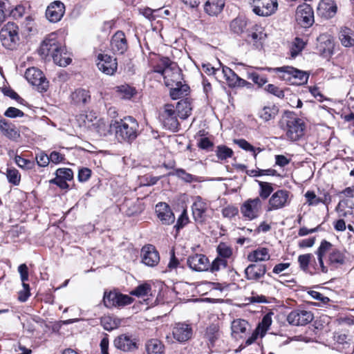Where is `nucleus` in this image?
I'll return each instance as SVG.
<instances>
[{
    "label": "nucleus",
    "instance_id": "obj_1",
    "mask_svg": "<svg viewBox=\"0 0 354 354\" xmlns=\"http://www.w3.org/2000/svg\"><path fill=\"white\" fill-rule=\"evenodd\" d=\"M153 71L163 75L165 84L170 88V96L176 100L182 97L187 86L183 84L181 71L175 62L168 57H161L153 67Z\"/></svg>",
    "mask_w": 354,
    "mask_h": 354
},
{
    "label": "nucleus",
    "instance_id": "obj_2",
    "mask_svg": "<svg viewBox=\"0 0 354 354\" xmlns=\"http://www.w3.org/2000/svg\"><path fill=\"white\" fill-rule=\"evenodd\" d=\"M267 69L277 73L280 80L290 85H304L307 83L309 77V74L307 72L289 66Z\"/></svg>",
    "mask_w": 354,
    "mask_h": 354
},
{
    "label": "nucleus",
    "instance_id": "obj_3",
    "mask_svg": "<svg viewBox=\"0 0 354 354\" xmlns=\"http://www.w3.org/2000/svg\"><path fill=\"white\" fill-rule=\"evenodd\" d=\"M134 310H146L152 303L151 302V286L149 282L139 284L134 288Z\"/></svg>",
    "mask_w": 354,
    "mask_h": 354
},
{
    "label": "nucleus",
    "instance_id": "obj_4",
    "mask_svg": "<svg viewBox=\"0 0 354 354\" xmlns=\"http://www.w3.org/2000/svg\"><path fill=\"white\" fill-rule=\"evenodd\" d=\"M0 40L7 49H14L19 41V26L14 22H8L0 30Z\"/></svg>",
    "mask_w": 354,
    "mask_h": 354
},
{
    "label": "nucleus",
    "instance_id": "obj_5",
    "mask_svg": "<svg viewBox=\"0 0 354 354\" xmlns=\"http://www.w3.org/2000/svg\"><path fill=\"white\" fill-rule=\"evenodd\" d=\"M133 299L127 295H124L118 290H105L103 296L104 305L108 308H122L130 304Z\"/></svg>",
    "mask_w": 354,
    "mask_h": 354
},
{
    "label": "nucleus",
    "instance_id": "obj_6",
    "mask_svg": "<svg viewBox=\"0 0 354 354\" xmlns=\"http://www.w3.org/2000/svg\"><path fill=\"white\" fill-rule=\"evenodd\" d=\"M262 201L259 197L246 200L241 206L240 210L245 220L257 218L262 212Z\"/></svg>",
    "mask_w": 354,
    "mask_h": 354
},
{
    "label": "nucleus",
    "instance_id": "obj_7",
    "mask_svg": "<svg viewBox=\"0 0 354 354\" xmlns=\"http://www.w3.org/2000/svg\"><path fill=\"white\" fill-rule=\"evenodd\" d=\"M292 195L286 189H278L274 192L268 200L267 211L270 212L284 208L291 202Z\"/></svg>",
    "mask_w": 354,
    "mask_h": 354
},
{
    "label": "nucleus",
    "instance_id": "obj_8",
    "mask_svg": "<svg viewBox=\"0 0 354 354\" xmlns=\"http://www.w3.org/2000/svg\"><path fill=\"white\" fill-rule=\"evenodd\" d=\"M159 117L163 126L166 129L174 132L178 131L179 122L178 121V115L176 113L175 106L173 104H165Z\"/></svg>",
    "mask_w": 354,
    "mask_h": 354
},
{
    "label": "nucleus",
    "instance_id": "obj_9",
    "mask_svg": "<svg viewBox=\"0 0 354 354\" xmlns=\"http://www.w3.org/2000/svg\"><path fill=\"white\" fill-rule=\"evenodd\" d=\"M25 77L30 84L37 86L38 91L43 93L47 91L48 81L41 70L35 67L29 68L25 73Z\"/></svg>",
    "mask_w": 354,
    "mask_h": 354
},
{
    "label": "nucleus",
    "instance_id": "obj_10",
    "mask_svg": "<svg viewBox=\"0 0 354 354\" xmlns=\"http://www.w3.org/2000/svg\"><path fill=\"white\" fill-rule=\"evenodd\" d=\"M271 324V315L270 314H266L263 317L261 321L259 323L255 330H252L251 335L248 337L244 344H241L240 348L242 349L253 344L257 339L259 335L261 337H263L267 330L269 329Z\"/></svg>",
    "mask_w": 354,
    "mask_h": 354
},
{
    "label": "nucleus",
    "instance_id": "obj_11",
    "mask_svg": "<svg viewBox=\"0 0 354 354\" xmlns=\"http://www.w3.org/2000/svg\"><path fill=\"white\" fill-rule=\"evenodd\" d=\"M192 200V210L194 219L196 222L202 223L206 220L210 204L200 196L193 197Z\"/></svg>",
    "mask_w": 354,
    "mask_h": 354
},
{
    "label": "nucleus",
    "instance_id": "obj_12",
    "mask_svg": "<svg viewBox=\"0 0 354 354\" xmlns=\"http://www.w3.org/2000/svg\"><path fill=\"white\" fill-rule=\"evenodd\" d=\"M295 19L302 27L308 28L311 26L315 21L314 12L311 6L306 3L298 6L296 10Z\"/></svg>",
    "mask_w": 354,
    "mask_h": 354
},
{
    "label": "nucleus",
    "instance_id": "obj_13",
    "mask_svg": "<svg viewBox=\"0 0 354 354\" xmlns=\"http://www.w3.org/2000/svg\"><path fill=\"white\" fill-rule=\"evenodd\" d=\"M277 0H253L252 11L259 16L267 17L272 15L277 9Z\"/></svg>",
    "mask_w": 354,
    "mask_h": 354
},
{
    "label": "nucleus",
    "instance_id": "obj_14",
    "mask_svg": "<svg viewBox=\"0 0 354 354\" xmlns=\"http://www.w3.org/2000/svg\"><path fill=\"white\" fill-rule=\"evenodd\" d=\"M61 43L58 41L55 34L47 37L41 44L39 53L45 59L51 58L53 54L61 49Z\"/></svg>",
    "mask_w": 354,
    "mask_h": 354
},
{
    "label": "nucleus",
    "instance_id": "obj_15",
    "mask_svg": "<svg viewBox=\"0 0 354 354\" xmlns=\"http://www.w3.org/2000/svg\"><path fill=\"white\" fill-rule=\"evenodd\" d=\"M252 332L251 325L245 319L238 318L231 323V335L235 339L246 338Z\"/></svg>",
    "mask_w": 354,
    "mask_h": 354
},
{
    "label": "nucleus",
    "instance_id": "obj_16",
    "mask_svg": "<svg viewBox=\"0 0 354 354\" xmlns=\"http://www.w3.org/2000/svg\"><path fill=\"white\" fill-rule=\"evenodd\" d=\"M305 124L299 118H290L286 122V131L287 138L292 140H298L303 135Z\"/></svg>",
    "mask_w": 354,
    "mask_h": 354
},
{
    "label": "nucleus",
    "instance_id": "obj_17",
    "mask_svg": "<svg viewBox=\"0 0 354 354\" xmlns=\"http://www.w3.org/2000/svg\"><path fill=\"white\" fill-rule=\"evenodd\" d=\"M314 316L311 311L295 309L288 314L287 321L293 326H304L311 322Z\"/></svg>",
    "mask_w": 354,
    "mask_h": 354
},
{
    "label": "nucleus",
    "instance_id": "obj_18",
    "mask_svg": "<svg viewBox=\"0 0 354 354\" xmlns=\"http://www.w3.org/2000/svg\"><path fill=\"white\" fill-rule=\"evenodd\" d=\"M97 66L103 73L113 75L117 71L116 59L107 54L100 53L97 58Z\"/></svg>",
    "mask_w": 354,
    "mask_h": 354
},
{
    "label": "nucleus",
    "instance_id": "obj_19",
    "mask_svg": "<svg viewBox=\"0 0 354 354\" xmlns=\"http://www.w3.org/2000/svg\"><path fill=\"white\" fill-rule=\"evenodd\" d=\"M66 11V7L61 1H54L51 2L46 10V17L51 23L59 21L64 17Z\"/></svg>",
    "mask_w": 354,
    "mask_h": 354
},
{
    "label": "nucleus",
    "instance_id": "obj_20",
    "mask_svg": "<svg viewBox=\"0 0 354 354\" xmlns=\"http://www.w3.org/2000/svg\"><path fill=\"white\" fill-rule=\"evenodd\" d=\"M142 263L148 267H156L160 262V254L152 245L142 247L140 252Z\"/></svg>",
    "mask_w": 354,
    "mask_h": 354
},
{
    "label": "nucleus",
    "instance_id": "obj_21",
    "mask_svg": "<svg viewBox=\"0 0 354 354\" xmlns=\"http://www.w3.org/2000/svg\"><path fill=\"white\" fill-rule=\"evenodd\" d=\"M173 337L178 342H185L192 338L193 329L189 324L178 322L172 328Z\"/></svg>",
    "mask_w": 354,
    "mask_h": 354
},
{
    "label": "nucleus",
    "instance_id": "obj_22",
    "mask_svg": "<svg viewBox=\"0 0 354 354\" xmlns=\"http://www.w3.org/2000/svg\"><path fill=\"white\" fill-rule=\"evenodd\" d=\"M115 129V136L119 142H127L131 144L133 138V129L129 124L121 120L120 122H115L114 124H111V129Z\"/></svg>",
    "mask_w": 354,
    "mask_h": 354
},
{
    "label": "nucleus",
    "instance_id": "obj_23",
    "mask_svg": "<svg viewBox=\"0 0 354 354\" xmlns=\"http://www.w3.org/2000/svg\"><path fill=\"white\" fill-rule=\"evenodd\" d=\"M222 73L230 88L248 87L251 84L238 76L231 68L227 66H222Z\"/></svg>",
    "mask_w": 354,
    "mask_h": 354
},
{
    "label": "nucleus",
    "instance_id": "obj_24",
    "mask_svg": "<svg viewBox=\"0 0 354 354\" xmlns=\"http://www.w3.org/2000/svg\"><path fill=\"white\" fill-rule=\"evenodd\" d=\"M187 263L190 269L196 272L207 271L209 267L208 258L202 254H195L187 258Z\"/></svg>",
    "mask_w": 354,
    "mask_h": 354
},
{
    "label": "nucleus",
    "instance_id": "obj_25",
    "mask_svg": "<svg viewBox=\"0 0 354 354\" xmlns=\"http://www.w3.org/2000/svg\"><path fill=\"white\" fill-rule=\"evenodd\" d=\"M156 213L162 223L171 225L175 221V216L166 203H159L156 205Z\"/></svg>",
    "mask_w": 354,
    "mask_h": 354
},
{
    "label": "nucleus",
    "instance_id": "obj_26",
    "mask_svg": "<svg viewBox=\"0 0 354 354\" xmlns=\"http://www.w3.org/2000/svg\"><path fill=\"white\" fill-rule=\"evenodd\" d=\"M0 131L7 138L17 141L20 138V131L12 122L0 115Z\"/></svg>",
    "mask_w": 354,
    "mask_h": 354
},
{
    "label": "nucleus",
    "instance_id": "obj_27",
    "mask_svg": "<svg viewBox=\"0 0 354 354\" xmlns=\"http://www.w3.org/2000/svg\"><path fill=\"white\" fill-rule=\"evenodd\" d=\"M267 271L266 266L261 263L250 264L245 269V278L250 281H257L262 279Z\"/></svg>",
    "mask_w": 354,
    "mask_h": 354
},
{
    "label": "nucleus",
    "instance_id": "obj_28",
    "mask_svg": "<svg viewBox=\"0 0 354 354\" xmlns=\"http://www.w3.org/2000/svg\"><path fill=\"white\" fill-rule=\"evenodd\" d=\"M111 50L115 54L122 55L127 50V42L123 32L118 31L111 39Z\"/></svg>",
    "mask_w": 354,
    "mask_h": 354
},
{
    "label": "nucleus",
    "instance_id": "obj_29",
    "mask_svg": "<svg viewBox=\"0 0 354 354\" xmlns=\"http://www.w3.org/2000/svg\"><path fill=\"white\" fill-rule=\"evenodd\" d=\"M337 6L333 0H322L318 5V12L326 18H332L337 12Z\"/></svg>",
    "mask_w": 354,
    "mask_h": 354
},
{
    "label": "nucleus",
    "instance_id": "obj_30",
    "mask_svg": "<svg viewBox=\"0 0 354 354\" xmlns=\"http://www.w3.org/2000/svg\"><path fill=\"white\" fill-rule=\"evenodd\" d=\"M225 4V0H207L204 4V11L209 16L219 15Z\"/></svg>",
    "mask_w": 354,
    "mask_h": 354
},
{
    "label": "nucleus",
    "instance_id": "obj_31",
    "mask_svg": "<svg viewBox=\"0 0 354 354\" xmlns=\"http://www.w3.org/2000/svg\"><path fill=\"white\" fill-rule=\"evenodd\" d=\"M71 99L77 105H86L91 102L90 91L87 89L79 88L71 94Z\"/></svg>",
    "mask_w": 354,
    "mask_h": 354
},
{
    "label": "nucleus",
    "instance_id": "obj_32",
    "mask_svg": "<svg viewBox=\"0 0 354 354\" xmlns=\"http://www.w3.org/2000/svg\"><path fill=\"white\" fill-rule=\"evenodd\" d=\"M113 345L117 349L124 352H129L133 348V339L130 335L122 334L115 337Z\"/></svg>",
    "mask_w": 354,
    "mask_h": 354
},
{
    "label": "nucleus",
    "instance_id": "obj_33",
    "mask_svg": "<svg viewBox=\"0 0 354 354\" xmlns=\"http://www.w3.org/2000/svg\"><path fill=\"white\" fill-rule=\"evenodd\" d=\"M270 258L269 251L266 248H259L248 255V259L251 262L266 261Z\"/></svg>",
    "mask_w": 354,
    "mask_h": 354
},
{
    "label": "nucleus",
    "instance_id": "obj_34",
    "mask_svg": "<svg viewBox=\"0 0 354 354\" xmlns=\"http://www.w3.org/2000/svg\"><path fill=\"white\" fill-rule=\"evenodd\" d=\"M339 38L341 44L346 48L354 46V31L344 27L339 32Z\"/></svg>",
    "mask_w": 354,
    "mask_h": 354
},
{
    "label": "nucleus",
    "instance_id": "obj_35",
    "mask_svg": "<svg viewBox=\"0 0 354 354\" xmlns=\"http://www.w3.org/2000/svg\"><path fill=\"white\" fill-rule=\"evenodd\" d=\"M332 248V244L325 240L322 241L316 254L318 257L319 263L320 265L322 271L323 272H326L327 269L324 266L323 257L325 254L328 252Z\"/></svg>",
    "mask_w": 354,
    "mask_h": 354
},
{
    "label": "nucleus",
    "instance_id": "obj_36",
    "mask_svg": "<svg viewBox=\"0 0 354 354\" xmlns=\"http://www.w3.org/2000/svg\"><path fill=\"white\" fill-rule=\"evenodd\" d=\"M55 64L59 66H66L71 62V59L67 57V53L65 52L64 46L61 44V49L58 52L53 54L51 57Z\"/></svg>",
    "mask_w": 354,
    "mask_h": 354
},
{
    "label": "nucleus",
    "instance_id": "obj_37",
    "mask_svg": "<svg viewBox=\"0 0 354 354\" xmlns=\"http://www.w3.org/2000/svg\"><path fill=\"white\" fill-rule=\"evenodd\" d=\"M175 110L178 117L185 120L191 114V104L187 100H181L177 103Z\"/></svg>",
    "mask_w": 354,
    "mask_h": 354
},
{
    "label": "nucleus",
    "instance_id": "obj_38",
    "mask_svg": "<svg viewBox=\"0 0 354 354\" xmlns=\"http://www.w3.org/2000/svg\"><path fill=\"white\" fill-rule=\"evenodd\" d=\"M146 349L148 354H164V345L157 339L149 340L146 344Z\"/></svg>",
    "mask_w": 354,
    "mask_h": 354
},
{
    "label": "nucleus",
    "instance_id": "obj_39",
    "mask_svg": "<svg viewBox=\"0 0 354 354\" xmlns=\"http://www.w3.org/2000/svg\"><path fill=\"white\" fill-rule=\"evenodd\" d=\"M221 337V333L218 327L215 325H212L207 328L205 337L212 346H214L216 342Z\"/></svg>",
    "mask_w": 354,
    "mask_h": 354
},
{
    "label": "nucleus",
    "instance_id": "obj_40",
    "mask_svg": "<svg viewBox=\"0 0 354 354\" xmlns=\"http://www.w3.org/2000/svg\"><path fill=\"white\" fill-rule=\"evenodd\" d=\"M176 175L186 183L202 182L201 177H198L187 173L183 169H177L175 171Z\"/></svg>",
    "mask_w": 354,
    "mask_h": 354
},
{
    "label": "nucleus",
    "instance_id": "obj_41",
    "mask_svg": "<svg viewBox=\"0 0 354 354\" xmlns=\"http://www.w3.org/2000/svg\"><path fill=\"white\" fill-rule=\"evenodd\" d=\"M227 266V261L226 259L217 257L211 263H209L207 271L214 273L226 268Z\"/></svg>",
    "mask_w": 354,
    "mask_h": 354
},
{
    "label": "nucleus",
    "instance_id": "obj_42",
    "mask_svg": "<svg viewBox=\"0 0 354 354\" xmlns=\"http://www.w3.org/2000/svg\"><path fill=\"white\" fill-rule=\"evenodd\" d=\"M257 183L259 186V197L263 200L267 199L274 190L272 184L260 180H257Z\"/></svg>",
    "mask_w": 354,
    "mask_h": 354
},
{
    "label": "nucleus",
    "instance_id": "obj_43",
    "mask_svg": "<svg viewBox=\"0 0 354 354\" xmlns=\"http://www.w3.org/2000/svg\"><path fill=\"white\" fill-rule=\"evenodd\" d=\"M306 41L299 37H296L291 44L290 52L292 57L297 56L304 49Z\"/></svg>",
    "mask_w": 354,
    "mask_h": 354
},
{
    "label": "nucleus",
    "instance_id": "obj_44",
    "mask_svg": "<svg viewBox=\"0 0 354 354\" xmlns=\"http://www.w3.org/2000/svg\"><path fill=\"white\" fill-rule=\"evenodd\" d=\"M234 142L242 149L246 151L252 152L254 159L257 158V153L262 151V149L260 148H255L244 139L234 140Z\"/></svg>",
    "mask_w": 354,
    "mask_h": 354
},
{
    "label": "nucleus",
    "instance_id": "obj_45",
    "mask_svg": "<svg viewBox=\"0 0 354 354\" xmlns=\"http://www.w3.org/2000/svg\"><path fill=\"white\" fill-rule=\"evenodd\" d=\"M277 113V109L274 106H265L259 113V117L264 121H268L273 118Z\"/></svg>",
    "mask_w": 354,
    "mask_h": 354
},
{
    "label": "nucleus",
    "instance_id": "obj_46",
    "mask_svg": "<svg viewBox=\"0 0 354 354\" xmlns=\"http://www.w3.org/2000/svg\"><path fill=\"white\" fill-rule=\"evenodd\" d=\"M218 257L226 259L232 255V249L225 243H220L217 246Z\"/></svg>",
    "mask_w": 354,
    "mask_h": 354
},
{
    "label": "nucleus",
    "instance_id": "obj_47",
    "mask_svg": "<svg viewBox=\"0 0 354 354\" xmlns=\"http://www.w3.org/2000/svg\"><path fill=\"white\" fill-rule=\"evenodd\" d=\"M216 154L219 160H224L232 156L233 151L225 145H219L217 147Z\"/></svg>",
    "mask_w": 354,
    "mask_h": 354
},
{
    "label": "nucleus",
    "instance_id": "obj_48",
    "mask_svg": "<svg viewBox=\"0 0 354 354\" xmlns=\"http://www.w3.org/2000/svg\"><path fill=\"white\" fill-rule=\"evenodd\" d=\"M6 177L8 182L13 185H18L20 183L21 175L18 170L15 168L7 169Z\"/></svg>",
    "mask_w": 354,
    "mask_h": 354
},
{
    "label": "nucleus",
    "instance_id": "obj_49",
    "mask_svg": "<svg viewBox=\"0 0 354 354\" xmlns=\"http://www.w3.org/2000/svg\"><path fill=\"white\" fill-rule=\"evenodd\" d=\"M245 26V21L241 19H235L230 24L231 30L236 34L243 32Z\"/></svg>",
    "mask_w": 354,
    "mask_h": 354
},
{
    "label": "nucleus",
    "instance_id": "obj_50",
    "mask_svg": "<svg viewBox=\"0 0 354 354\" xmlns=\"http://www.w3.org/2000/svg\"><path fill=\"white\" fill-rule=\"evenodd\" d=\"M101 324L104 329L111 331L117 328L118 324L114 319L109 316H106L101 318Z\"/></svg>",
    "mask_w": 354,
    "mask_h": 354
},
{
    "label": "nucleus",
    "instance_id": "obj_51",
    "mask_svg": "<svg viewBox=\"0 0 354 354\" xmlns=\"http://www.w3.org/2000/svg\"><path fill=\"white\" fill-rule=\"evenodd\" d=\"M313 259H314V256L312 254L299 255L298 257V262L301 269L304 271H306L308 270V265Z\"/></svg>",
    "mask_w": 354,
    "mask_h": 354
},
{
    "label": "nucleus",
    "instance_id": "obj_52",
    "mask_svg": "<svg viewBox=\"0 0 354 354\" xmlns=\"http://www.w3.org/2000/svg\"><path fill=\"white\" fill-rule=\"evenodd\" d=\"M306 203L309 206H317L321 203L319 196H317L313 191H307L304 194Z\"/></svg>",
    "mask_w": 354,
    "mask_h": 354
},
{
    "label": "nucleus",
    "instance_id": "obj_53",
    "mask_svg": "<svg viewBox=\"0 0 354 354\" xmlns=\"http://www.w3.org/2000/svg\"><path fill=\"white\" fill-rule=\"evenodd\" d=\"M55 176L70 181L73 179V171L70 168H59L55 171Z\"/></svg>",
    "mask_w": 354,
    "mask_h": 354
},
{
    "label": "nucleus",
    "instance_id": "obj_54",
    "mask_svg": "<svg viewBox=\"0 0 354 354\" xmlns=\"http://www.w3.org/2000/svg\"><path fill=\"white\" fill-rule=\"evenodd\" d=\"M247 74L248 78L252 80L254 84L259 86H262L268 82V80L266 77L260 76L257 73L248 71Z\"/></svg>",
    "mask_w": 354,
    "mask_h": 354
},
{
    "label": "nucleus",
    "instance_id": "obj_55",
    "mask_svg": "<svg viewBox=\"0 0 354 354\" xmlns=\"http://www.w3.org/2000/svg\"><path fill=\"white\" fill-rule=\"evenodd\" d=\"M265 90L268 93H270V94H272V95H274V96H276V97H277L279 98H283L284 97V91H283V90H282L281 88H279V86H276L274 84H268L266 86Z\"/></svg>",
    "mask_w": 354,
    "mask_h": 354
},
{
    "label": "nucleus",
    "instance_id": "obj_56",
    "mask_svg": "<svg viewBox=\"0 0 354 354\" xmlns=\"http://www.w3.org/2000/svg\"><path fill=\"white\" fill-rule=\"evenodd\" d=\"M117 91L121 94L123 99H131L133 97V88L128 84L117 87Z\"/></svg>",
    "mask_w": 354,
    "mask_h": 354
},
{
    "label": "nucleus",
    "instance_id": "obj_57",
    "mask_svg": "<svg viewBox=\"0 0 354 354\" xmlns=\"http://www.w3.org/2000/svg\"><path fill=\"white\" fill-rule=\"evenodd\" d=\"M3 93L11 99L15 100L19 103L23 104L25 100L21 98L14 90L10 88H2Z\"/></svg>",
    "mask_w": 354,
    "mask_h": 354
},
{
    "label": "nucleus",
    "instance_id": "obj_58",
    "mask_svg": "<svg viewBox=\"0 0 354 354\" xmlns=\"http://www.w3.org/2000/svg\"><path fill=\"white\" fill-rule=\"evenodd\" d=\"M24 115V113L21 110L10 106L4 112V116L10 118H21Z\"/></svg>",
    "mask_w": 354,
    "mask_h": 354
},
{
    "label": "nucleus",
    "instance_id": "obj_59",
    "mask_svg": "<svg viewBox=\"0 0 354 354\" xmlns=\"http://www.w3.org/2000/svg\"><path fill=\"white\" fill-rule=\"evenodd\" d=\"M16 164L21 168L31 169L33 165V162L22 158L20 156L17 155L15 158Z\"/></svg>",
    "mask_w": 354,
    "mask_h": 354
},
{
    "label": "nucleus",
    "instance_id": "obj_60",
    "mask_svg": "<svg viewBox=\"0 0 354 354\" xmlns=\"http://www.w3.org/2000/svg\"><path fill=\"white\" fill-rule=\"evenodd\" d=\"M91 170L87 167H82L79 169L77 178L80 182L87 181L91 176Z\"/></svg>",
    "mask_w": 354,
    "mask_h": 354
},
{
    "label": "nucleus",
    "instance_id": "obj_61",
    "mask_svg": "<svg viewBox=\"0 0 354 354\" xmlns=\"http://www.w3.org/2000/svg\"><path fill=\"white\" fill-rule=\"evenodd\" d=\"M238 212V208L233 205H228L222 209L223 216L228 218L235 216Z\"/></svg>",
    "mask_w": 354,
    "mask_h": 354
},
{
    "label": "nucleus",
    "instance_id": "obj_62",
    "mask_svg": "<svg viewBox=\"0 0 354 354\" xmlns=\"http://www.w3.org/2000/svg\"><path fill=\"white\" fill-rule=\"evenodd\" d=\"M189 222V218L187 214V211L183 210L181 213L180 216L177 219V222L176 225L174 226L176 228V230L178 231L181 228H183L185 225H186Z\"/></svg>",
    "mask_w": 354,
    "mask_h": 354
},
{
    "label": "nucleus",
    "instance_id": "obj_63",
    "mask_svg": "<svg viewBox=\"0 0 354 354\" xmlns=\"http://www.w3.org/2000/svg\"><path fill=\"white\" fill-rule=\"evenodd\" d=\"M36 160L39 167H46L49 164V156L44 152H40L36 156Z\"/></svg>",
    "mask_w": 354,
    "mask_h": 354
},
{
    "label": "nucleus",
    "instance_id": "obj_64",
    "mask_svg": "<svg viewBox=\"0 0 354 354\" xmlns=\"http://www.w3.org/2000/svg\"><path fill=\"white\" fill-rule=\"evenodd\" d=\"M329 261L331 263H343L344 257L339 251H333L329 255Z\"/></svg>",
    "mask_w": 354,
    "mask_h": 354
}]
</instances>
